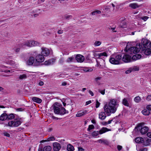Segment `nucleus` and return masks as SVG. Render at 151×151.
I'll list each match as a JSON object with an SVG mask.
<instances>
[{
	"mask_svg": "<svg viewBox=\"0 0 151 151\" xmlns=\"http://www.w3.org/2000/svg\"><path fill=\"white\" fill-rule=\"evenodd\" d=\"M122 58V55H121L113 56L112 57L110 58L109 59V61L112 64H119L121 63V61Z\"/></svg>",
	"mask_w": 151,
	"mask_h": 151,
	"instance_id": "nucleus-4",
	"label": "nucleus"
},
{
	"mask_svg": "<svg viewBox=\"0 0 151 151\" xmlns=\"http://www.w3.org/2000/svg\"><path fill=\"white\" fill-rule=\"evenodd\" d=\"M111 130L109 129L106 127H103L99 131V133L100 134H102L106 132L110 131Z\"/></svg>",
	"mask_w": 151,
	"mask_h": 151,
	"instance_id": "nucleus-23",
	"label": "nucleus"
},
{
	"mask_svg": "<svg viewBox=\"0 0 151 151\" xmlns=\"http://www.w3.org/2000/svg\"><path fill=\"white\" fill-rule=\"evenodd\" d=\"M39 45V43L34 41H27L25 42L24 43H22L20 45L19 47H24V46L28 47H32Z\"/></svg>",
	"mask_w": 151,
	"mask_h": 151,
	"instance_id": "nucleus-5",
	"label": "nucleus"
},
{
	"mask_svg": "<svg viewBox=\"0 0 151 151\" xmlns=\"http://www.w3.org/2000/svg\"><path fill=\"white\" fill-rule=\"evenodd\" d=\"M119 27L121 28H127L126 22L124 21H122L120 23Z\"/></svg>",
	"mask_w": 151,
	"mask_h": 151,
	"instance_id": "nucleus-28",
	"label": "nucleus"
},
{
	"mask_svg": "<svg viewBox=\"0 0 151 151\" xmlns=\"http://www.w3.org/2000/svg\"><path fill=\"white\" fill-rule=\"evenodd\" d=\"M55 138L53 136L47 138V141H53L55 140Z\"/></svg>",
	"mask_w": 151,
	"mask_h": 151,
	"instance_id": "nucleus-42",
	"label": "nucleus"
},
{
	"mask_svg": "<svg viewBox=\"0 0 151 151\" xmlns=\"http://www.w3.org/2000/svg\"><path fill=\"white\" fill-rule=\"evenodd\" d=\"M150 142V140L148 139V140H147L146 141H145V142L144 141V142H143L144 144L145 145H146V146L147 145L149 144Z\"/></svg>",
	"mask_w": 151,
	"mask_h": 151,
	"instance_id": "nucleus-44",
	"label": "nucleus"
},
{
	"mask_svg": "<svg viewBox=\"0 0 151 151\" xmlns=\"http://www.w3.org/2000/svg\"><path fill=\"white\" fill-rule=\"evenodd\" d=\"M143 123H141L139 124L137 127V129L140 131L141 133L142 134L146 133L149 130V128L147 127L143 126Z\"/></svg>",
	"mask_w": 151,
	"mask_h": 151,
	"instance_id": "nucleus-6",
	"label": "nucleus"
},
{
	"mask_svg": "<svg viewBox=\"0 0 151 151\" xmlns=\"http://www.w3.org/2000/svg\"><path fill=\"white\" fill-rule=\"evenodd\" d=\"M42 50L41 54L43 55L47 56L49 55L50 51L48 48L42 47Z\"/></svg>",
	"mask_w": 151,
	"mask_h": 151,
	"instance_id": "nucleus-11",
	"label": "nucleus"
},
{
	"mask_svg": "<svg viewBox=\"0 0 151 151\" xmlns=\"http://www.w3.org/2000/svg\"><path fill=\"white\" fill-rule=\"evenodd\" d=\"M92 103V101L91 100H89L88 101H87L86 103V106L87 105L89 104H91Z\"/></svg>",
	"mask_w": 151,
	"mask_h": 151,
	"instance_id": "nucleus-53",
	"label": "nucleus"
},
{
	"mask_svg": "<svg viewBox=\"0 0 151 151\" xmlns=\"http://www.w3.org/2000/svg\"><path fill=\"white\" fill-rule=\"evenodd\" d=\"M132 71V68H129L128 70H126L125 73L126 74H129Z\"/></svg>",
	"mask_w": 151,
	"mask_h": 151,
	"instance_id": "nucleus-46",
	"label": "nucleus"
},
{
	"mask_svg": "<svg viewBox=\"0 0 151 151\" xmlns=\"http://www.w3.org/2000/svg\"><path fill=\"white\" fill-rule=\"evenodd\" d=\"M54 113L57 114L63 115L68 113V111L61 106L59 105L58 103H55L52 106Z\"/></svg>",
	"mask_w": 151,
	"mask_h": 151,
	"instance_id": "nucleus-2",
	"label": "nucleus"
},
{
	"mask_svg": "<svg viewBox=\"0 0 151 151\" xmlns=\"http://www.w3.org/2000/svg\"><path fill=\"white\" fill-rule=\"evenodd\" d=\"M22 122L21 121L16 119L9 122L8 123V125L12 127H17L20 125Z\"/></svg>",
	"mask_w": 151,
	"mask_h": 151,
	"instance_id": "nucleus-8",
	"label": "nucleus"
},
{
	"mask_svg": "<svg viewBox=\"0 0 151 151\" xmlns=\"http://www.w3.org/2000/svg\"><path fill=\"white\" fill-rule=\"evenodd\" d=\"M52 148L50 146H46L44 147L43 149L42 148H39L38 151H51Z\"/></svg>",
	"mask_w": 151,
	"mask_h": 151,
	"instance_id": "nucleus-20",
	"label": "nucleus"
},
{
	"mask_svg": "<svg viewBox=\"0 0 151 151\" xmlns=\"http://www.w3.org/2000/svg\"><path fill=\"white\" fill-rule=\"evenodd\" d=\"M144 141V138L141 137H137L135 138V141L137 143H142Z\"/></svg>",
	"mask_w": 151,
	"mask_h": 151,
	"instance_id": "nucleus-22",
	"label": "nucleus"
},
{
	"mask_svg": "<svg viewBox=\"0 0 151 151\" xmlns=\"http://www.w3.org/2000/svg\"><path fill=\"white\" fill-rule=\"evenodd\" d=\"M94 127L93 125L91 124L89 125L88 126V127L87 129V130L88 131H90L91 129H94Z\"/></svg>",
	"mask_w": 151,
	"mask_h": 151,
	"instance_id": "nucleus-40",
	"label": "nucleus"
},
{
	"mask_svg": "<svg viewBox=\"0 0 151 151\" xmlns=\"http://www.w3.org/2000/svg\"><path fill=\"white\" fill-rule=\"evenodd\" d=\"M67 150L68 151H73L74 150L73 147L70 144L67 146Z\"/></svg>",
	"mask_w": 151,
	"mask_h": 151,
	"instance_id": "nucleus-32",
	"label": "nucleus"
},
{
	"mask_svg": "<svg viewBox=\"0 0 151 151\" xmlns=\"http://www.w3.org/2000/svg\"><path fill=\"white\" fill-rule=\"evenodd\" d=\"M122 60L125 63L129 62L131 61V56L127 54L125 55L123 57Z\"/></svg>",
	"mask_w": 151,
	"mask_h": 151,
	"instance_id": "nucleus-15",
	"label": "nucleus"
},
{
	"mask_svg": "<svg viewBox=\"0 0 151 151\" xmlns=\"http://www.w3.org/2000/svg\"><path fill=\"white\" fill-rule=\"evenodd\" d=\"M88 113V111L87 110H84L83 111H80L78 112L76 114V116L80 117L83 116Z\"/></svg>",
	"mask_w": 151,
	"mask_h": 151,
	"instance_id": "nucleus-14",
	"label": "nucleus"
},
{
	"mask_svg": "<svg viewBox=\"0 0 151 151\" xmlns=\"http://www.w3.org/2000/svg\"><path fill=\"white\" fill-rule=\"evenodd\" d=\"M148 18V17L145 16L141 17V19L143 20L144 21H146Z\"/></svg>",
	"mask_w": 151,
	"mask_h": 151,
	"instance_id": "nucleus-43",
	"label": "nucleus"
},
{
	"mask_svg": "<svg viewBox=\"0 0 151 151\" xmlns=\"http://www.w3.org/2000/svg\"><path fill=\"white\" fill-rule=\"evenodd\" d=\"M106 116L105 112L102 111L99 113V118L101 120H103L105 119Z\"/></svg>",
	"mask_w": 151,
	"mask_h": 151,
	"instance_id": "nucleus-21",
	"label": "nucleus"
},
{
	"mask_svg": "<svg viewBox=\"0 0 151 151\" xmlns=\"http://www.w3.org/2000/svg\"><path fill=\"white\" fill-rule=\"evenodd\" d=\"M99 142H103L104 143H106L107 142V141L106 140H104V139H100L99 140Z\"/></svg>",
	"mask_w": 151,
	"mask_h": 151,
	"instance_id": "nucleus-52",
	"label": "nucleus"
},
{
	"mask_svg": "<svg viewBox=\"0 0 151 151\" xmlns=\"http://www.w3.org/2000/svg\"><path fill=\"white\" fill-rule=\"evenodd\" d=\"M74 60V57H71L68 58L66 60V62L67 63H70L72 62Z\"/></svg>",
	"mask_w": 151,
	"mask_h": 151,
	"instance_id": "nucleus-34",
	"label": "nucleus"
},
{
	"mask_svg": "<svg viewBox=\"0 0 151 151\" xmlns=\"http://www.w3.org/2000/svg\"><path fill=\"white\" fill-rule=\"evenodd\" d=\"M142 51L146 55H149L151 53V49L150 48L146 49L142 47Z\"/></svg>",
	"mask_w": 151,
	"mask_h": 151,
	"instance_id": "nucleus-18",
	"label": "nucleus"
},
{
	"mask_svg": "<svg viewBox=\"0 0 151 151\" xmlns=\"http://www.w3.org/2000/svg\"><path fill=\"white\" fill-rule=\"evenodd\" d=\"M78 151H84V150L82 147H78Z\"/></svg>",
	"mask_w": 151,
	"mask_h": 151,
	"instance_id": "nucleus-60",
	"label": "nucleus"
},
{
	"mask_svg": "<svg viewBox=\"0 0 151 151\" xmlns=\"http://www.w3.org/2000/svg\"><path fill=\"white\" fill-rule=\"evenodd\" d=\"M105 89L103 90H99V92H100L102 94L104 95L105 94Z\"/></svg>",
	"mask_w": 151,
	"mask_h": 151,
	"instance_id": "nucleus-51",
	"label": "nucleus"
},
{
	"mask_svg": "<svg viewBox=\"0 0 151 151\" xmlns=\"http://www.w3.org/2000/svg\"><path fill=\"white\" fill-rule=\"evenodd\" d=\"M43 82L42 81H40L39 83V85L40 86H42L43 85Z\"/></svg>",
	"mask_w": 151,
	"mask_h": 151,
	"instance_id": "nucleus-58",
	"label": "nucleus"
},
{
	"mask_svg": "<svg viewBox=\"0 0 151 151\" xmlns=\"http://www.w3.org/2000/svg\"><path fill=\"white\" fill-rule=\"evenodd\" d=\"M20 50V49L19 48H18L16 49L15 50V52L17 53H18L19 52Z\"/></svg>",
	"mask_w": 151,
	"mask_h": 151,
	"instance_id": "nucleus-62",
	"label": "nucleus"
},
{
	"mask_svg": "<svg viewBox=\"0 0 151 151\" xmlns=\"http://www.w3.org/2000/svg\"><path fill=\"white\" fill-rule=\"evenodd\" d=\"M122 104L125 106H129V104L127 100V99L124 98L122 101Z\"/></svg>",
	"mask_w": 151,
	"mask_h": 151,
	"instance_id": "nucleus-36",
	"label": "nucleus"
},
{
	"mask_svg": "<svg viewBox=\"0 0 151 151\" xmlns=\"http://www.w3.org/2000/svg\"><path fill=\"white\" fill-rule=\"evenodd\" d=\"M149 42L150 41L147 39H142L141 41V43L143 45L142 47L146 48V47H147V45Z\"/></svg>",
	"mask_w": 151,
	"mask_h": 151,
	"instance_id": "nucleus-17",
	"label": "nucleus"
},
{
	"mask_svg": "<svg viewBox=\"0 0 151 151\" xmlns=\"http://www.w3.org/2000/svg\"><path fill=\"white\" fill-rule=\"evenodd\" d=\"M32 100L33 101L38 103H40L42 101V100L41 99L35 97H32Z\"/></svg>",
	"mask_w": 151,
	"mask_h": 151,
	"instance_id": "nucleus-26",
	"label": "nucleus"
},
{
	"mask_svg": "<svg viewBox=\"0 0 151 151\" xmlns=\"http://www.w3.org/2000/svg\"><path fill=\"white\" fill-rule=\"evenodd\" d=\"M119 103L118 100L113 99L110 100L109 102L105 104L103 108L108 116L116 112L119 105Z\"/></svg>",
	"mask_w": 151,
	"mask_h": 151,
	"instance_id": "nucleus-1",
	"label": "nucleus"
},
{
	"mask_svg": "<svg viewBox=\"0 0 151 151\" xmlns=\"http://www.w3.org/2000/svg\"><path fill=\"white\" fill-rule=\"evenodd\" d=\"M76 59L78 62L82 63L84 60V57L82 55H77L76 57Z\"/></svg>",
	"mask_w": 151,
	"mask_h": 151,
	"instance_id": "nucleus-13",
	"label": "nucleus"
},
{
	"mask_svg": "<svg viewBox=\"0 0 151 151\" xmlns=\"http://www.w3.org/2000/svg\"><path fill=\"white\" fill-rule=\"evenodd\" d=\"M67 83L65 82H63L62 83V86H65L66 85Z\"/></svg>",
	"mask_w": 151,
	"mask_h": 151,
	"instance_id": "nucleus-64",
	"label": "nucleus"
},
{
	"mask_svg": "<svg viewBox=\"0 0 151 151\" xmlns=\"http://www.w3.org/2000/svg\"><path fill=\"white\" fill-rule=\"evenodd\" d=\"M54 62V60L52 59L46 61L45 62V64L46 65H48L52 64Z\"/></svg>",
	"mask_w": 151,
	"mask_h": 151,
	"instance_id": "nucleus-29",
	"label": "nucleus"
},
{
	"mask_svg": "<svg viewBox=\"0 0 151 151\" xmlns=\"http://www.w3.org/2000/svg\"><path fill=\"white\" fill-rule=\"evenodd\" d=\"M45 0H33V3L34 4L37 5L44 2Z\"/></svg>",
	"mask_w": 151,
	"mask_h": 151,
	"instance_id": "nucleus-27",
	"label": "nucleus"
},
{
	"mask_svg": "<svg viewBox=\"0 0 151 151\" xmlns=\"http://www.w3.org/2000/svg\"><path fill=\"white\" fill-rule=\"evenodd\" d=\"M2 134L4 136L7 137H10V134L6 132H3Z\"/></svg>",
	"mask_w": 151,
	"mask_h": 151,
	"instance_id": "nucleus-45",
	"label": "nucleus"
},
{
	"mask_svg": "<svg viewBox=\"0 0 151 151\" xmlns=\"http://www.w3.org/2000/svg\"><path fill=\"white\" fill-rule=\"evenodd\" d=\"M7 119V115L6 113L2 114L0 116V120L4 121Z\"/></svg>",
	"mask_w": 151,
	"mask_h": 151,
	"instance_id": "nucleus-24",
	"label": "nucleus"
},
{
	"mask_svg": "<svg viewBox=\"0 0 151 151\" xmlns=\"http://www.w3.org/2000/svg\"><path fill=\"white\" fill-rule=\"evenodd\" d=\"M7 63L10 64L11 66L13 67L15 66V62L12 60H9L8 61Z\"/></svg>",
	"mask_w": 151,
	"mask_h": 151,
	"instance_id": "nucleus-35",
	"label": "nucleus"
},
{
	"mask_svg": "<svg viewBox=\"0 0 151 151\" xmlns=\"http://www.w3.org/2000/svg\"><path fill=\"white\" fill-rule=\"evenodd\" d=\"M147 136L148 137L151 138V133L148 132L147 134Z\"/></svg>",
	"mask_w": 151,
	"mask_h": 151,
	"instance_id": "nucleus-59",
	"label": "nucleus"
},
{
	"mask_svg": "<svg viewBox=\"0 0 151 151\" xmlns=\"http://www.w3.org/2000/svg\"><path fill=\"white\" fill-rule=\"evenodd\" d=\"M35 59L32 56L30 57L27 61V64L29 65H33L35 66H37L35 65Z\"/></svg>",
	"mask_w": 151,
	"mask_h": 151,
	"instance_id": "nucleus-10",
	"label": "nucleus"
},
{
	"mask_svg": "<svg viewBox=\"0 0 151 151\" xmlns=\"http://www.w3.org/2000/svg\"><path fill=\"white\" fill-rule=\"evenodd\" d=\"M142 57V56L140 54H136L133 55L132 58V60H136L138 59H140Z\"/></svg>",
	"mask_w": 151,
	"mask_h": 151,
	"instance_id": "nucleus-25",
	"label": "nucleus"
},
{
	"mask_svg": "<svg viewBox=\"0 0 151 151\" xmlns=\"http://www.w3.org/2000/svg\"><path fill=\"white\" fill-rule=\"evenodd\" d=\"M117 148L119 150H120L122 149V147L121 146L118 145L117 146Z\"/></svg>",
	"mask_w": 151,
	"mask_h": 151,
	"instance_id": "nucleus-55",
	"label": "nucleus"
},
{
	"mask_svg": "<svg viewBox=\"0 0 151 151\" xmlns=\"http://www.w3.org/2000/svg\"><path fill=\"white\" fill-rule=\"evenodd\" d=\"M101 44V42L100 41H95L94 43V45L95 46H100Z\"/></svg>",
	"mask_w": 151,
	"mask_h": 151,
	"instance_id": "nucleus-38",
	"label": "nucleus"
},
{
	"mask_svg": "<svg viewBox=\"0 0 151 151\" xmlns=\"http://www.w3.org/2000/svg\"><path fill=\"white\" fill-rule=\"evenodd\" d=\"M99 132L98 131H94L92 133V135L93 137H96L99 135Z\"/></svg>",
	"mask_w": 151,
	"mask_h": 151,
	"instance_id": "nucleus-39",
	"label": "nucleus"
},
{
	"mask_svg": "<svg viewBox=\"0 0 151 151\" xmlns=\"http://www.w3.org/2000/svg\"><path fill=\"white\" fill-rule=\"evenodd\" d=\"M132 71H138L139 70L138 67H134L132 68Z\"/></svg>",
	"mask_w": 151,
	"mask_h": 151,
	"instance_id": "nucleus-47",
	"label": "nucleus"
},
{
	"mask_svg": "<svg viewBox=\"0 0 151 151\" xmlns=\"http://www.w3.org/2000/svg\"><path fill=\"white\" fill-rule=\"evenodd\" d=\"M19 78L20 80L25 79L27 78V76L25 74L18 75Z\"/></svg>",
	"mask_w": 151,
	"mask_h": 151,
	"instance_id": "nucleus-31",
	"label": "nucleus"
},
{
	"mask_svg": "<svg viewBox=\"0 0 151 151\" xmlns=\"http://www.w3.org/2000/svg\"><path fill=\"white\" fill-rule=\"evenodd\" d=\"M63 30H58V33L59 34H61L63 33Z\"/></svg>",
	"mask_w": 151,
	"mask_h": 151,
	"instance_id": "nucleus-61",
	"label": "nucleus"
},
{
	"mask_svg": "<svg viewBox=\"0 0 151 151\" xmlns=\"http://www.w3.org/2000/svg\"><path fill=\"white\" fill-rule=\"evenodd\" d=\"M101 77H97L95 78V80L97 82V81H98L99 80H100V79H101Z\"/></svg>",
	"mask_w": 151,
	"mask_h": 151,
	"instance_id": "nucleus-56",
	"label": "nucleus"
},
{
	"mask_svg": "<svg viewBox=\"0 0 151 151\" xmlns=\"http://www.w3.org/2000/svg\"><path fill=\"white\" fill-rule=\"evenodd\" d=\"M146 100L148 101L151 100V95H148L146 98Z\"/></svg>",
	"mask_w": 151,
	"mask_h": 151,
	"instance_id": "nucleus-49",
	"label": "nucleus"
},
{
	"mask_svg": "<svg viewBox=\"0 0 151 151\" xmlns=\"http://www.w3.org/2000/svg\"><path fill=\"white\" fill-rule=\"evenodd\" d=\"M142 113L145 116L149 115L150 114H151V105H147L146 108L142 111Z\"/></svg>",
	"mask_w": 151,
	"mask_h": 151,
	"instance_id": "nucleus-9",
	"label": "nucleus"
},
{
	"mask_svg": "<svg viewBox=\"0 0 151 151\" xmlns=\"http://www.w3.org/2000/svg\"><path fill=\"white\" fill-rule=\"evenodd\" d=\"M53 150L54 151H58L61 148L60 145L58 142L53 143Z\"/></svg>",
	"mask_w": 151,
	"mask_h": 151,
	"instance_id": "nucleus-16",
	"label": "nucleus"
},
{
	"mask_svg": "<svg viewBox=\"0 0 151 151\" xmlns=\"http://www.w3.org/2000/svg\"><path fill=\"white\" fill-rule=\"evenodd\" d=\"M101 13V12L99 10H95L92 12H91V14L92 15H96L98 14H100Z\"/></svg>",
	"mask_w": 151,
	"mask_h": 151,
	"instance_id": "nucleus-33",
	"label": "nucleus"
},
{
	"mask_svg": "<svg viewBox=\"0 0 151 151\" xmlns=\"http://www.w3.org/2000/svg\"><path fill=\"white\" fill-rule=\"evenodd\" d=\"M141 99L139 96H137L134 98V100L136 103H139L141 101Z\"/></svg>",
	"mask_w": 151,
	"mask_h": 151,
	"instance_id": "nucleus-30",
	"label": "nucleus"
},
{
	"mask_svg": "<svg viewBox=\"0 0 151 151\" xmlns=\"http://www.w3.org/2000/svg\"><path fill=\"white\" fill-rule=\"evenodd\" d=\"M71 102V100L69 99H66L65 101V102L66 103L67 105H69Z\"/></svg>",
	"mask_w": 151,
	"mask_h": 151,
	"instance_id": "nucleus-41",
	"label": "nucleus"
},
{
	"mask_svg": "<svg viewBox=\"0 0 151 151\" xmlns=\"http://www.w3.org/2000/svg\"><path fill=\"white\" fill-rule=\"evenodd\" d=\"M142 5L141 4L139 5L136 3H131L129 4V7L133 9H136L139 8Z\"/></svg>",
	"mask_w": 151,
	"mask_h": 151,
	"instance_id": "nucleus-19",
	"label": "nucleus"
},
{
	"mask_svg": "<svg viewBox=\"0 0 151 151\" xmlns=\"http://www.w3.org/2000/svg\"><path fill=\"white\" fill-rule=\"evenodd\" d=\"M14 115L13 114H11L7 115V119H12L14 118Z\"/></svg>",
	"mask_w": 151,
	"mask_h": 151,
	"instance_id": "nucleus-37",
	"label": "nucleus"
},
{
	"mask_svg": "<svg viewBox=\"0 0 151 151\" xmlns=\"http://www.w3.org/2000/svg\"><path fill=\"white\" fill-rule=\"evenodd\" d=\"M93 55L94 56L97 58H99L102 56L107 57L108 55L107 53L106 52L98 53H94Z\"/></svg>",
	"mask_w": 151,
	"mask_h": 151,
	"instance_id": "nucleus-12",
	"label": "nucleus"
},
{
	"mask_svg": "<svg viewBox=\"0 0 151 151\" xmlns=\"http://www.w3.org/2000/svg\"><path fill=\"white\" fill-rule=\"evenodd\" d=\"M89 93H90V94L92 96H93L94 95V93L92 92V91H91V90H89Z\"/></svg>",
	"mask_w": 151,
	"mask_h": 151,
	"instance_id": "nucleus-57",
	"label": "nucleus"
},
{
	"mask_svg": "<svg viewBox=\"0 0 151 151\" xmlns=\"http://www.w3.org/2000/svg\"><path fill=\"white\" fill-rule=\"evenodd\" d=\"M35 59V65L38 66L40 65L41 63L44 61L45 58L42 54H39L36 56Z\"/></svg>",
	"mask_w": 151,
	"mask_h": 151,
	"instance_id": "nucleus-7",
	"label": "nucleus"
},
{
	"mask_svg": "<svg viewBox=\"0 0 151 151\" xmlns=\"http://www.w3.org/2000/svg\"><path fill=\"white\" fill-rule=\"evenodd\" d=\"M141 151H147V149L146 148L142 149L140 150Z\"/></svg>",
	"mask_w": 151,
	"mask_h": 151,
	"instance_id": "nucleus-63",
	"label": "nucleus"
},
{
	"mask_svg": "<svg viewBox=\"0 0 151 151\" xmlns=\"http://www.w3.org/2000/svg\"><path fill=\"white\" fill-rule=\"evenodd\" d=\"M100 105V103H99L98 101L97 100L96 101V108H98L99 106Z\"/></svg>",
	"mask_w": 151,
	"mask_h": 151,
	"instance_id": "nucleus-48",
	"label": "nucleus"
},
{
	"mask_svg": "<svg viewBox=\"0 0 151 151\" xmlns=\"http://www.w3.org/2000/svg\"><path fill=\"white\" fill-rule=\"evenodd\" d=\"M142 47V46L140 44H139L138 45H137L135 47H132L129 48V44L128 43L126 47L125 50L128 53L131 54H133L138 53Z\"/></svg>",
	"mask_w": 151,
	"mask_h": 151,
	"instance_id": "nucleus-3",
	"label": "nucleus"
},
{
	"mask_svg": "<svg viewBox=\"0 0 151 151\" xmlns=\"http://www.w3.org/2000/svg\"><path fill=\"white\" fill-rule=\"evenodd\" d=\"M24 110V109L22 108H18L17 109V111H22Z\"/></svg>",
	"mask_w": 151,
	"mask_h": 151,
	"instance_id": "nucleus-54",
	"label": "nucleus"
},
{
	"mask_svg": "<svg viewBox=\"0 0 151 151\" xmlns=\"http://www.w3.org/2000/svg\"><path fill=\"white\" fill-rule=\"evenodd\" d=\"M72 18V16L70 15H67L65 17V18L66 19H69Z\"/></svg>",
	"mask_w": 151,
	"mask_h": 151,
	"instance_id": "nucleus-50",
	"label": "nucleus"
}]
</instances>
